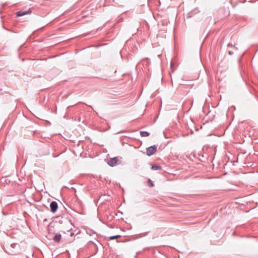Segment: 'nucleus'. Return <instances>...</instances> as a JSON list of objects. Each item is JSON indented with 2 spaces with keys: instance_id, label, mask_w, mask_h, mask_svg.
Wrapping results in <instances>:
<instances>
[{
  "instance_id": "nucleus-11",
  "label": "nucleus",
  "mask_w": 258,
  "mask_h": 258,
  "mask_svg": "<svg viewBox=\"0 0 258 258\" xmlns=\"http://www.w3.org/2000/svg\"><path fill=\"white\" fill-rule=\"evenodd\" d=\"M125 131H120V132H118L117 134L123 133H125Z\"/></svg>"
},
{
  "instance_id": "nucleus-10",
  "label": "nucleus",
  "mask_w": 258,
  "mask_h": 258,
  "mask_svg": "<svg viewBox=\"0 0 258 258\" xmlns=\"http://www.w3.org/2000/svg\"><path fill=\"white\" fill-rule=\"evenodd\" d=\"M228 54L229 55H232L233 53V52L232 51H230V50L228 51Z\"/></svg>"
},
{
  "instance_id": "nucleus-7",
  "label": "nucleus",
  "mask_w": 258,
  "mask_h": 258,
  "mask_svg": "<svg viewBox=\"0 0 258 258\" xmlns=\"http://www.w3.org/2000/svg\"><path fill=\"white\" fill-rule=\"evenodd\" d=\"M151 168L152 170H159L162 169V167L161 166L158 165H153Z\"/></svg>"
},
{
  "instance_id": "nucleus-3",
  "label": "nucleus",
  "mask_w": 258,
  "mask_h": 258,
  "mask_svg": "<svg viewBox=\"0 0 258 258\" xmlns=\"http://www.w3.org/2000/svg\"><path fill=\"white\" fill-rule=\"evenodd\" d=\"M50 208L51 212L55 213L58 209L57 203L55 201L51 202L50 204Z\"/></svg>"
},
{
  "instance_id": "nucleus-14",
  "label": "nucleus",
  "mask_w": 258,
  "mask_h": 258,
  "mask_svg": "<svg viewBox=\"0 0 258 258\" xmlns=\"http://www.w3.org/2000/svg\"><path fill=\"white\" fill-rule=\"evenodd\" d=\"M147 233H148V232L145 233L143 234V235H144V236H146V234H147Z\"/></svg>"
},
{
  "instance_id": "nucleus-15",
  "label": "nucleus",
  "mask_w": 258,
  "mask_h": 258,
  "mask_svg": "<svg viewBox=\"0 0 258 258\" xmlns=\"http://www.w3.org/2000/svg\"><path fill=\"white\" fill-rule=\"evenodd\" d=\"M47 219H44L43 221L45 222V221H47Z\"/></svg>"
},
{
  "instance_id": "nucleus-12",
  "label": "nucleus",
  "mask_w": 258,
  "mask_h": 258,
  "mask_svg": "<svg viewBox=\"0 0 258 258\" xmlns=\"http://www.w3.org/2000/svg\"><path fill=\"white\" fill-rule=\"evenodd\" d=\"M228 47H232V44H228Z\"/></svg>"
},
{
  "instance_id": "nucleus-1",
  "label": "nucleus",
  "mask_w": 258,
  "mask_h": 258,
  "mask_svg": "<svg viewBox=\"0 0 258 258\" xmlns=\"http://www.w3.org/2000/svg\"><path fill=\"white\" fill-rule=\"evenodd\" d=\"M157 146L156 145L151 146L146 149V154L148 156H151L154 154L157 151Z\"/></svg>"
},
{
  "instance_id": "nucleus-2",
  "label": "nucleus",
  "mask_w": 258,
  "mask_h": 258,
  "mask_svg": "<svg viewBox=\"0 0 258 258\" xmlns=\"http://www.w3.org/2000/svg\"><path fill=\"white\" fill-rule=\"evenodd\" d=\"M120 161L117 157H113L108 160L107 163L111 167H113L116 165L119 164Z\"/></svg>"
},
{
  "instance_id": "nucleus-9",
  "label": "nucleus",
  "mask_w": 258,
  "mask_h": 258,
  "mask_svg": "<svg viewBox=\"0 0 258 258\" xmlns=\"http://www.w3.org/2000/svg\"><path fill=\"white\" fill-rule=\"evenodd\" d=\"M121 236L120 235H114V236H110L109 237V239L110 240H113V239H115L117 238H118V237H120Z\"/></svg>"
},
{
  "instance_id": "nucleus-5",
  "label": "nucleus",
  "mask_w": 258,
  "mask_h": 258,
  "mask_svg": "<svg viewBox=\"0 0 258 258\" xmlns=\"http://www.w3.org/2000/svg\"><path fill=\"white\" fill-rule=\"evenodd\" d=\"M61 235L59 233H56L55 235L53 238V240L54 242H59L61 239Z\"/></svg>"
},
{
  "instance_id": "nucleus-13",
  "label": "nucleus",
  "mask_w": 258,
  "mask_h": 258,
  "mask_svg": "<svg viewBox=\"0 0 258 258\" xmlns=\"http://www.w3.org/2000/svg\"><path fill=\"white\" fill-rule=\"evenodd\" d=\"M70 235H71V236H72L73 235H74V233H71V234H70Z\"/></svg>"
},
{
  "instance_id": "nucleus-8",
  "label": "nucleus",
  "mask_w": 258,
  "mask_h": 258,
  "mask_svg": "<svg viewBox=\"0 0 258 258\" xmlns=\"http://www.w3.org/2000/svg\"><path fill=\"white\" fill-rule=\"evenodd\" d=\"M147 183H148V186L150 187H153L154 186L153 182L152 181V180L150 179H148Z\"/></svg>"
},
{
  "instance_id": "nucleus-6",
  "label": "nucleus",
  "mask_w": 258,
  "mask_h": 258,
  "mask_svg": "<svg viewBox=\"0 0 258 258\" xmlns=\"http://www.w3.org/2000/svg\"><path fill=\"white\" fill-rule=\"evenodd\" d=\"M140 134V135L143 137H148L150 135V133L147 131H141Z\"/></svg>"
},
{
  "instance_id": "nucleus-17",
  "label": "nucleus",
  "mask_w": 258,
  "mask_h": 258,
  "mask_svg": "<svg viewBox=\"0 0 258 258\" xmlns=\"http://www.w3.org/2000/svg\"><path fill=\"white\" fill-rule=\"evenodd\" d=\"M13 245H15V244H13ZM11 246H13V244H11Z\"/></svg>"
},
{
  "instance_id": "nucleus-16",
  "label": "nucleus",
  "mask_w": 258,
  "mask_h": 258,
  "mask_svg": "<svg viewBox=\"0 0 258 258\" xmlns=\"http://www.w3.org/2000/svg\"><path fill=\"white\" fill-rule=\"evenodd\" d=\"M69 222L70 223V224L72 225V223L71 222L70 220H69Z\"/></svg>"
},
{
  "instance_id": "nucleus-4",
  "label": "nucleus",
  "mask_w": 258,
  "mask_h": 258,
  "mask_svg": "<svg viewBox=\"0 0 258 258\" xmlns=\"http://www.w3.org/2000/svg\"><path fill=\"white\" fill-rule=\"evenodd\" d=\"M32 13V11L30 9L26 11H20L16 13V16L18 17L24 16L27 14H30Z\"/></svg>"
}]
</instances>
